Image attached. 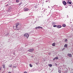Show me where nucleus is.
Listing matches in <instances>:
<instances>
[{
    "mask_svg": "<svg viewBox=\"0 0 73 73\" xmlns=\"http://www.w3.org/2000/svg\"><path fill=\"white\" fill-rule=\"evenodd\" d=\"M21 25L19 23H17L15 25V27H14L13 28H15V29H17V28H19V29H20L21 28Z\"/></svg>",
    "mask_w": 73,
    "mask_h": 73,
    "instance_id": "f257e3e1",
    "label": "nucleus"
},
{
    "mask_svg": "<svg viewBox=\"0 0 73 73\" xmlns=\"http://www.w3.org/2000/svg\"><path fill=\"white\" fill-rule=\"evenodd\" d=\"M24 36L28 38L29 37V34L28 33H26L24 34Z\"/></svg>",
    "mask_w": 73,
    "mask_h": 73,
    "instance_id": "f03ea898",
    "label": "nucleus"
},
{
    "mask_svg": "<svg viewBox=\"0 0 73 73\" xmlns=\"http://www.w3.org/2000/svg\"><path fill=\"white\" fill-rule=\"evenodd\" d=\"M24 11L25 12L26 11H29V9H28L27 8H24Z\"/></svg>",
    "mask_w": 73,
    "mask_h": 73,
    "instance_id": "7ed1b4c3",
    "label": "nucleus"
},
{
    "mask_svg": "<svg viewBox=\"0 0 73 73\" xmlns=\"http://www.w3.org/2000/svg\"><path fill=\"white\" fill-rule=\"evenodd\" d=\"M29 52H32L34 50V49H31L30 50H29Z\"/></svg>",
    "mask_w": 73,
    "mask_h": 73,
    "instance_id": "20e7f679",
    "label": "nucleus"
},
{
    "mask_svg": "<svg viewBox=\"0 0 73 73\" xmlns=\"http://www.w3.org/2000/svg\"><path fill=\"white\" fill-rule=\"evenodd\" d=\"M67 48V46H64V48H63V49H62V50H64V49H65L66 48Z\"/></svg>",
    "mask_w": 73,
    "mask_h": 73,
    "instance_id": "39448f33",
    "label": "nucleus"
},
{
    "mask_svg": "<svg viewBox=\"0 0 73 73\" xmlns=\"http://www.w3.org/2000/svg\"><path fill=\"white\" fill-rule=\"evenodd\" d=\"M58 57H55V58H54L53 59V60L54 61V60H58Z\"/></svg>",
    "mask_w": 73,
    "mask_h": 73,
    "instance_id": "423d86ee",
    "label": "nucleus"
},
{
    "mask_svg": "<svg viewBox=\"0 0 73 73\" xmlns=\"http://www.w3.org/2000/svg\"><path fill=\"white\" fill-rule=\"evenodd\" d=\"M63 4H64V5H66V2L65 1H64L63 2Z\"/></svg>",
    "mask_w": 73,
    "mask_h": 73,
    "instance_id": "0eeeda50",
    "label": "nucleus"
},
{
    "mask_svg": "<svg viewBox=\"0 0 73 73\" xmlns=\"http://www.w3.org/2000/svg\"><path fill=\"white\" fill-rule=\"evenodd\" d=\"M61 25H58L57 26V28H61Z\"/></svg>",
    "mask_w": 73,
    "mask_h": 73,
    "instance_id": "6e6552de",
    "label": "nucleus"
},
{
    "mask_svg": "<svg viewBox=\"0 0 73 73\" xmlns=\"http://www.w3.org/2000/svg\"><path fill=\"white\" fill-rule=\"evenodd\" d=\"M68 56H69V57H72V54H68Z\"/></svg>",
    "mask_w": 73,
    "mask_h": 73,
    "instance_id": "1a4fd4ad",
    "label": "nucleus"
},
{
    "mask_svg": "<svg viewBox=\"0 0 73 73\" xmlns=\"http://www.w3.org/2000/svg\"><path fill=\"white\" fill-rule=\"evenodd\" d=\"M3 68L4 69L5 68V64H3L2 65Z\"/></svg>",
    "mask_w": 73,
    "mask_h": 73,
    "instance_id": "9d476101",
    "label": "nucleus"
},
{
    "mask_svg": "<svg viewBox=\"0 0 73 73\" xmlns=\"http://www.w3.org/2000/svg\"><path fill=\"white\" fill-rule=\"evenodd\" d=\"M62 27H66V25L65 24H63Z\"/></svg>",
    "mask_w": 73,
    "mask_h": 73,
    "instance_id": "9b49d317",
    "label": "nucleus"
},
{
    "mask_svg": "<svg viewBox=\"0 0 73 73\" xmlns=\"http://www.w3.org/2000/svg\"><path fill=\"white\" fill-rule=\"evenodd\" d=\"M56 45V43H54L52 44V46H55Z\"/></svg>",
    "mask_w": 73,
    "mask_h": 73,
    "instance_id": "f8f14e48",
    "label": "nucleus"
},
{
    "mask_svg": "<svg viewBox=\"0 0 73 73\" xmlns=\"http://www.w3.org/2000/svg\"><path fill=\"white\" fill-rule=\"evenodd\" d=\"M38 28H39V29H40H40H42V27H38Z\"/></svg>",
    "mask_w": 73,
    "mask_h": 73,
    "instance_id": "ddd939ff",
    "label": "nucleus"
},
{
    "mask_svg": "<svg viewBox=\"0 0 73 73\" xmlns=\"http://www.w3.org/2000/svg\"><path fill=\"white\" fill-rule=\"evenodd\" d=\"M9 67L10 68H11L12 67V65L11 64H10L9 65Z\"/></svg>",
    "mask_w": 73,
    "mask_h": 73,
    "instance_id": "4468645a",
    "label": "nucleus"
},
{
    "mask_svg": "<svg viewBox=\"0 0 73 73\" xmlns=\"http://www.w3.org/2000/svg\"><path fill=\"white\" fill-rule=\"evenodd\" d=\"M49 65L50 67H52V65L51 64H49Z\"/></svg>",
    "mask_w": 73,
    "mask_h": 73,
    "instance_id": "2eb2a0df",
    "label": "nucleus"
},
{
    "mask_svg": "<svg viewBox=\"0 0 73 73\" xmlns=\"http://www.w3.org/2000/svg\"><path fill=\"white\" fill-rule=\"evenodd\" d=\"M67 66L66 65H63V67H64V68H66V67Z\"/></svg>",
    "mask_w": 73,
    "mask_h": 73,
    "instance_id": "dca6fc26",
    "label": "nucleus"
},
{
    "mask_svg": "<svg viewBox=\"0 0 73 73\" xmlns=\"http://www.w3.org/2000/svg\"><path fill=\"white\" fill-rule=\"evenodd\" d=\"M16 2L17 3H19V0H16Z\"/></svg>",
    "mask_w": 73,
    "mask_h": 73,
    "instance_id": "f3484780",
    "label": "nucleus"
},
{
    "mask_svg": "<svg viewBox=\"0 0 73 73\" xmlns=\"http://www.w3.org/2000/svg\"><path fill=\"white\" fill-rule=\"evenodd\" d=\"M29 65H30V67H32V66H33L32 65V64H30Z\"/></svg>",
    "mask_w": 73,
    "mask_h": 73,
    "instance_id": "a211bd4d",
    "label": "nucleus"
},
{
    "mask_svg": "<svg viewBox=\"0 0 73 73\" xmlns=\"http://www.w3.org/2000/svg\"><path fill=\"white\" fill-rule=\"evenodd\" d=\"M8 11H11V9L10 8H9L8 9Z\"/></svg>",
    "mask_w": 73,
    "mask_h": 73,
    "instance_id": "6ab92c4d",
    "label": "nucleus"
},
{
    "mask_svg": "<svg viewBox=\"0 0 73 73\" xmlns=\"http://www.w3.org/2000/svg\"><path fill=\"white\" fill-rule=\"evenodd\" d=\"M68 70H66V71H65V73H68Z\"/></svg>",
    "mask_w": 73,
    "mask_h": 73,
    "instance_id": "aec40b11",
    "label": "nucleus"
},
{
    "mask_svg": "<svg viewBox=\"0 0 73 73\" xmlns=\"http://www.w3.org/2000/svg\"><path fill=\"white\" fill-rule=\"evenodd\" d=\"M21 4H22V3H21L19 4V5H21Z\"/></svg>",
    "mask_w": 73,
    "mask_h": 73,
    "instance_id": "412c9836",
    "label": "nucleus"
},
{
    "mask_svg": "<svg viewBox=\"0 0 73 73\" xmlns=\"http://www.w3.org/2000/svg\"><path fill=\"white\" fill-rule=\"evenodd\" d=\"M58 72L59 73H61V70H59Z\"/></svg>",
    "mask_w": 73,
    "mask_h": 73,
    "instance_id": "4be33fe9",
    "label": "nucleus"
},
{
    "mask_svg": "<svg viewBox=\"0 0 73 73\" xmlns=\"http://www.w3.org/2000/svg\"><path fill=\"white\" fill-rule=\"evenodd\" d=\"M54 27H57L56 25H54L53 26Z\"/></svg>",
    "mask_w": 73,
    "mask_h": 73,
    "instance_id": "5701e85b",
    "label": "nucleus"
},
{
    "mask_svg": "<svg viewBox=\"0 0 73 73\" xmlns=\"http://www.w3.org/2000/svg\"><path fill=\"white\" fill-rule=\"evenodd\" d=\"M68 41V40L67 39H66L65 40V42H66V41Z\"/></svg>",
    "mask_w": 73,
    "mask_h": 73,
    "instance_id": "b1692460",
    "label": "nucleus"
},
{
    "mask_svg": "<svg viewBox=\"0 0 73 73\" xmlns=\"http://www.w3.org/2000/svg\"><path fill=\"white\" fill-rule=\"evenodd\" d=\"M36 29H39V28H38V27H36L35 28Z\"/></svg>",
    "mask_w": 73,
    "mask_h": 73,
    "instance_id": "393cba45",
    "label": "nucleus"
},
{
    "mask_svg": "<svg viewBox=\"0 0 73 73\" xmlns=\"http://www.w3.org/2000/svg\"><path fill=\"white\" fill-rule=\"evenodd\" d=\"M69 4H72V2H69Z\"/></svg>",
    "mask_w": 73,
    "mask_h": 73,
    "instance_id": "a878e982",
    "label": "nucleus"
},
{
    "mask_svg": "<svg viewBox=\"0 0 73 73\" xmlns=\"http://www.w3.org/2000/svg\"><path fill=\"white\" fill-rule=\"evenodd\" d=\"M64 46H68V44H66Z\"/></svg>",
    "mask_w": 73,
    "mask_h": 73,
    "instance_id": "bb28decb",
    "label": "nucleus"
},
{
    "mask_svg": "<svg viewBox=\"0 0 73 73\" xmlns=\"http://www.w3.org/2000/svg\"><path fill=\"white\" fill-rule=\"evenodd\" d=\"M2 68V67H0V70H1Z\"/></svg>",
    "mask_w": 73,
    "mask_h": 73,
    "instance_id": "cd10ccee",
    "label": "nucleus"
},
{
    "mask_svg": "<svg viewBox=\"0 0 73 73\" xmlns=\"http://www.w3.org/2000/svg\"><path fill=\"white\" fill-rule=\"evenodd\" d=\"M49 0H47L46 1V2H48V1Z\"/></svg>",
    "mask_w": 73,
    "mask_h": 73,
    "instance_id": "c85d7f7f",
    "label": "nucleus"
},
{
    "mask_svg": "<svg viewBox=\"0 0 73 73\" xmlns=\"http://www.w3.org/2000/svg\"><path fill=\"white\" fill-rule=\"evenodd\" d=\"M67 3H68V4H69V1H68L67 2Z\"/></svg>",
    "mask_w": 73,
    "mask_h": 73,
    "instance_id": "c756f323",
    "label": "nucleus"
},
{
    "mask_svg": "<svg viewBox=\"0 0 73 73\" xmlns=\"http://www.w3.org/2000/svg\"><path fill=\"white\" fill-rule=\"evenodd\" d=\"M8 5H9L8 4H7L6 5V6H8Z\"/></svg>",
    "mask_w": 73,
    "mask_h": 73,
    "instance_id": "7c9ffc66",
    "label": "nucleus"
},
{
    "mask_svg": "<svg viewBox=\"0 0 73 73\" xmlns=\"http://www.w3.org/2000/svg\"><path fill=\"white\" fill-rule=\"evenodd\" d=\"M24 73H27V72H24Z\"/></svg>",
    "mask_w": 73,
    "mask_h": 73,
    "instance_id": "2f4dec72",
    "label": "nucleus"
},
{
    "mask_svg": "<svg viewBox=\"0 0 73 73\" xmlns=\"http://www.w3.org/2000/svg\"><path fill=\"white\" fill-rule=\"evenodd\" d=\"M9 1H12L11 0H9Z\"/></svg>",
    "mask_w": 73,
    "mask_h": 73,
    "instance_id": "473e14b6",
    "label": "nucleus"
},
{
    "mask_svg": "<svg viewBox=\"0 0 73 73\" xmlns=\"http://www.w3.org/2000/svg\"><path fill=\"white\" fill-rule=\"evenodd\" d=\"M8 73H11V72H9Z\"/></svg>",
    "mask_w": 73,
    "mask_h": 73,
    "instance_id": "72a5a7b5",
    "label": "nucleus"
},
{
    "mask_svg": "<svg viewBox=\"0 0 73 73\" xmlns=\"http://www.w3.org/2000/svg\"><path fill=\"white\" fill-rule=\"evenodd\" d=\"M48 8H49V7L48 6Z\"/></svg>",
    "mask_w": 73,
    "mask_h": 73,
    "instance_id": "f704fd0d",
    "label": "nucleus"
}]
</instances>
